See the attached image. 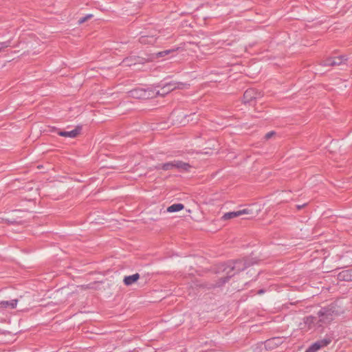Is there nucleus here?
Returning a JSON list of instances; mask_svg holds the SVG:
<instances>
[{
  "label": "nucleus",
  "instance_id": "f257e3e1",
  "mask_svg": "<svg viewBox=\"0 0 352 352\" xmlns=\"http://www.w3.org/2000/svg\"><path fill=\"white\" fill-rule=\"evenodd\" d=\"M251 264L252 263H250L248 260H239L226 265L223 270L226 274V277L221 278L224 279L223 283L226 282L229 278L234 276L236 272L244 270Z\"/></svg>",
  "mask_w": 352,
  "mask_h": 352
},
{
  "label": "nucleus",
  "instance_id": "f03ea898",
  "mask_svg": "<svg viewBox=\"0 0 352 352\" xmlns=\"http://www.w3.org/2000/svg\"><path fill=\"white\" fill-rule=\"evenodd\" d=\"M129 97L138 99H147L153 98L155 93L151 90H146L143 89H135L128 92Z\"/></svg>",
  "mask_w": 352,
  "mask_h": 352
},
{
  "label": "nucleus",
  "instance_id": "7ed1b4c3",
  "mask_svg": "<svg viewBox=\"0 0 352 352\" xmlns=\"http://www.w3.org/2000/svg\"><path fill=\"white\" fill-rule=\"evenodd\" d=\"M188 85L187 84H184L182 82H169L164 85L162 87L161 91H157L156 94L164 96L175 89H184L187 87Z\"/></svg>",
  "mask_w": 352,
  "mask_h": 352
},
{
  "label": "nucleus",
  "instance_id": "20e7f679",
  "mask_svg": "<svg viewBox=\"0 0 352 352\" xmlns=\"http://www.w3.org/2000/svg\"><path fill=\"white\" fill-rule=\"evenodd\" d=\"M319 327L330 323L333 320V311L329 309H322L318 312Z\"/></svg>",
  "mask_w": 352,
  "mask_h": 352
},
{
  "label": "nucleus",
  "instance_id": "39448f33",
  "mask_svg": "<svg viewBox=\"0 0 352 352\" xmlns=\"http://www.w3.org/2000/svg\"><path fill=\"white\" fill-rule=\"evenodd\" d=\"M332 340L329 337L320 340L312 344L305 352H316L322 347H324L331 342Z\"/></svg>",
  "mask_w": 352,
  "mask_h": 352
},
{
  "label": "nucleus",
  "instance_id": "423d86ee",
  "mask_svg": "<svg viewBox=\"0 0 352 352\" xmlns=\"http://www.w3.org/2000/svg\"><path fill=\"white\" fill-rule=\"evenodd\" d=\"M243 214H248V215H252L253 216L254 213H253V211H252V209H250V208H245V209L239 210H237V211H234V212H230L225 213L223 214V216L222 217V219L223 220H228V219H233V218H236V217H240V216L243 215Z\"/></svg>",
  "mask_w": 352,
  "mask_h": 352
},
{
  "label": "nucleus",
  "instance_id": "0eeeda50",
  "mask_svg": "<svg viewBox=\"0 0 352 352\" xmlns=\"http://www.w3.org/2000/svg\"><path fill=\"white\" fill-rule=\"evenodd\" d=\"M347 60L345 56H341L334 58H329L323 60L322 65L323 66H337L340 65Z\"/></svg>",
  "mask_w": 352,
  "mask_h": 352
},
{
  "label": "nucleus",
  "instance_id": "6e6552de",
  "mask_svg": "<svg viewBox=\"0 0 352 352\" xmlns=\"http://www.w3.org/2000/svg\"><path fill=\"white\" fill-rule=\"evenodd\" d=\"M283 340L284 338L280 337L269 339L265 343V348L272 350L280 345L283 342Z\"/></svg>",
  "mask_w": 352,
  "mask_h": 352
},
{
  "label": "nucleus",
  "instance_id": "1a4fd4ad",
  "mask_svg": "<svg viewBox=\"0 0 352 352\" xmlns=\"http://www.w3.org/2000/svg\"><path fill=\"white\" fill-rule=\"evenodd\" d=\"M19 299H12L11 300H3L0 302V310L13 309L17 306Z\"/></svg>",
  "mask_w": 352,
  "mask_h": 352
},
{
  "label": "nucleus",
  "instance_id": "9d476101",
  "mask_svg": "<svg viewBox=\"0 0 352 352\" xmlns=\"http://www.w3.org/2000/svg\"><path fill=\"white\" fill-rule=\"evenodd\" d=\"M259 94L254 89H250L245 91L243 94V102H250L253 99L257 98Z\"/></svg>",
  "mask_w": 352,
  "mask_h": 352
},
{
  "label": "nucleus",
  "instance_id": "9b49d317",
  "mask_svg": "<svg viewBox=\"0 0 352 352\" xmlns=\"http://www.w3.org/2000/svg\"><path fill=\"white\" fill-rule=\"evenodd\" d=\"M338 279L340 281H352V268L340 272Z\"/></svg>",
  "mask_w": 352,
  "mask_h": 352
},
{
  "label": "nucleus",
  "instance_id": "f8f14e48",
  "mask_svg": "<svg viewBox=\"0 0 352 352\" xmlns=\"http://www.w3.org/2000/svg\"><path fill=\"white\" fill-rule=\"evenodd\" d=\"M318 320V317L308 316L305 318V324L307 325L308 329L320 327Z\"/></svg>",
  "mask_w": 352,
  "mask_h": 352
},
{
  "label": "nucleus",
  "instance_id": "ddd939ff",
  "mask_svg": "<svg viewBox=\"0 0 352 352\" xmlns=\"http://www.w3.org/2000/svg\"><path fill=\"white\" fill-rule=\"evenodd\" d=\"M175 168L180 171H189L191 168V166L188 163L184 162L182 161L177 160L174 161Z\"/></svg>",
  "mask_w": 352,
  "mask_h": 352
},
{
  "label": "nucleus",
  "instance_id": "4468645a",
  "mask_svg": "<svg viewBox=\"0 0 352 352\" xmlns=\"http://www.w3.org/2000/svg\"><path fill=\"white\" fill-rule=\"evenodd\" d=\"M140 278V274L136 273L131 276H125L123 282L124 283L129 286L136 282Z\"/></svg>",
  "mask_w": 352,
  "mask_h": 352
},
{
  "label": "nucleus",
  "instance_id": "2eb2a0df",
  "mask_svg": "<svg viewBox=\"0 0 352 352\" xmlns=\"http://www.w3.org/2000/svg\"><path fill=\"white\" fill-rule=\"evenodd\" d=\"M79 133H80V129L76 128L70 131H60L58 133V134L60 136L73 138L76 137L79 134Z\"/></svg>",
  "mask_w": 352,
  "mask_h": 352
},
{
  "label": "nucleus",
  "instance_id": "dca6fc26",
  "mask_svg": "<svg viewBox=\"0 0 352 352\" xmlns=\"http://www.w3.org/2000/svg\"><path fill=\"white\" fill-rule=\"evenodd\" d=\"M155 40L154 36H142L140 38V42L142 44H153Z\"/></svg>",
  "mask_w": 352,
  "mask_h": 352
},
{
  "label": "nucleus",
  "instance_id": "f3484780",
  "mask_svg": "<svg viewBox=\"0 0 352 352\" xmlns=\"http://www.w3.org/2000/svg\"><path fill=\"white\" fill-rule=\"evenodd\" d=\"M184 208V206L182 204H174L167 208V212H175L180 211Z\"/></svg>",
  "mask_w": 352,
  "mask_h": 352
},
{
  "label": "nucleus",
  "instance_id": "a211bd4d",
  "mask_svg": "<svg viewBox=\"0 0 352 352\" xmlns=\"http://www.w3.org/2000/svg\"><path fill=\"white\" fill-rule=\"evenodd\" d=\"M140 58L138 57V58H133V57H129V58H125L123 62H122V64L124 65V66H131V65H135L136 63H140Z\"/></svg>",
  "mask_w": 352,
  "mask_h": 352
},
{
  "label": "nucleus",
  "instance_id": "6ab92c4d",
  "mask_svg": "<svg viewBox=\"0 0 352 352\" xmlns=\"http://www.w3.org/2000/svg\"><path fill=\"white\" fill-rule=\"evenodd\" d=\"M174 165V161L170 162H167L165 164H163L162 165H159L157 166V168H162L164 170H173L175 168Z\"/></svg>",
  "mask_w": 352,
  "mask_h": 352
},
{
  "label": "nucleus",
  "instance_id": "aec40b11",
  "mask_svg": "<svg viewBox=\"0 0 352 352\" xmlns=\"http://www.w3.org/2000/svg\"><path fill=\"white\" fill-rule=\"evenodd\" d=\"M175 52V50H164V51H162V52H158L157 54H156V56L157 57H163L164 56H166L170 53H173Z\"/></svg>",
  "mask_w": 352,
  "mask_h": 352
},
{
  "label": "nucleus",
  "instance_id": "412c9836",
  "mask_svg": "<svg viewBox=\"0 0 352 352\" xmlns=\"http://www.w3.org/2000/svg\"><path fill=\"white\" fill-rule=\"evenodd\" d=\"M92 17H93V14H89L86 15L85 16L80 19L78 21V23L82 24V23H85V21H87V20L91 19Z\"/></svg>",
  "mask_w": 352,
  "mask_h": 352
},
{
  "label": "nucleus",
  "instance_id": "4be33fe9",
  "mask_svg": "<svg viewBox=\"0 0 352 352\" xmlns=\"http://www.w3.org/2000/svg\"><path fill=\"white\" fill-rule=\"evenodd\" d=\"M97 283H91V284H88V285H82L80 286V287L83 289H96V287H94L95 285H96Z\"/></svg>",
  "mask_w": 352,
  "mask_h": 352
},
{
  "label": "nucleus",
  "instance_id": "5701e85b",
  "mask_svg": "<svg viewBox=\"0 0 352 352\" xmlns=\"http://www.w3.org/2000/svg\"><path fill=\"white\" fill-rule=\"evenodd\" d=\"M274 135V132H273V131H270V132L267 133L265 135V138L266 140H268V139L271 138Z\"/></svg>",
  "mask_w": 352,
  "mask_h": 352
},
{
  "label": "nucleus",
  "instance_id": "b1692460",
  "mask_svg": "<svg viewBox=\"0 0 352 352\" xmlns=\"http://www.w3.org/2000/svg\"><path fill=\"white\" fill-rule=\"evenodd\" d=\"M302 206H297V208H298V209H300V208H302Z\"/></svg>",
  "mask_w": 352,
  "mask_h": 352
}]
</instances>
